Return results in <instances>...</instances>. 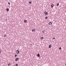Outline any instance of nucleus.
<instances>
[{
  "label": "nucleus",
  "mask_w": 66,
  "mask_h": 66,
  "mask_svg": "<svg viewBox=\"0 0 66 66\" xmlns=\"http://www.w3.org/2000/svg\"><path fill=\"white\" fill-rule=\"evenodd\" d=\"M44 14L46 15H47L48 14V12H46V11H45L44 13Z\"/></svg>",
  "instance_id": "f257e3e1"
},
{
  "label": "nucleus",
  "mask_w": 66,
  "mask_h": 66,
  "mask_svg": "<svg viewBox=\"0 0 66 66\" xmlns=\"http://www.w3.org/2000/svg\"><path fill=\"white\" fill-rule=\"evenodd\" d=\"M16 53H17L18 54V53H19V51L18 50L16 51Z\"/></svg>",
  "instance_id": "f03ea898"
},
{
  "label": "nucleus",
  "mask_w": 66,
  "mask_h": 66,
  "mask_svg": "<svg viewBox=\"0 0 66 66\" xmlns=\"http://www.w3.org/2000/svg\"><path fill=\"white\" fill-rule=\"evenodd\" d=\"M51 47V45H50L49 46V48H50Z\"/></svg>",
  "instance_id": "7ed1b4c3"
},
{
  "label": "nucleus",
  "mask_w": 66,
  "mask_h": 66,
  "mask_svg": "<svg viewBox=\"0 0 66 66\" xmlns=\"http://www.w3.org/2000/svg\"><path fill=\"white\" fill-rule=\"evenodd\" d=\"M6 10L7 11H9V8H7L6 9Z\"/></svg>",
  "instance_id": "20e7f679"
},
{
  "label": "nucleus",
  "mask_w": 66,
  "mask_h": 66,
  "mask_svg": "<svg viewBox=\"0 0 66 66\" xmlns=\"http://www.w3.org/2000/svg\"><path fill=\"white\" fill-rule=\"evenodd\" d=\"M37 56L38 57H39V56H40V55H39V54H38L37 55Z\"/></svg>",
  "instance_id": "39448f33"
},
{
  "label": "nucleus",
  "mask_w": 66,
  "mask_h": 66,
  "mask_svg": "<svg viewBox=\"0 0 66 66\" xmlns=\"http://www.w3.org/2000/svg\"><path fill=\"white\" fill-rule=\"evenodd\" d=\"M29 3L30 4H31L32 3V1H30L29 2Z\"/></svg>",
  "instance_id": "423d86ee"
},
{
  "label": "nucleus",
  "mask_w": 66,
  "mask_h": 66,
  "mask_svg": "<svg viewBox=\"0 0 66 66\" xmlns=\"http://www.w3.org/2000/svg\"><path fill=\"white\" fill-rule=\"evenodd\" d=\"M53 6H54V5H53V4H52L51 5V6L52 7H53Z\"/></svg>",
  "instance_id": "0eeeda50"
},
{
  "label": "nucleus",
  "mask_w": 66,
  "mask_h": 66,
  "mask_svg": "<svg viewBox=\"0 0 66 66\" xmlns=\"http://www.w3.org/2000/svg\"><path fill=\"white\" fill-rule=\"evenodd\" d=\"M49 25H51L52 24V22H50L49 23Z\"/></svg>",
  "instance_id": "6e6552de"
},
{
  "label": "nucleus",
  "mask_w": 66,
  "mask_h": 66,
  "mask_svg": "<svg viewBox=\"0 0 66 66\" xmlns=\"http://www.w3.org/2000/svg\"><path fill=\"white\" fill-rule=\"evenodd\" d=\"M18 60V58H16L15 59V61H17Z\"/></svg>",
  "instance_id": "1a4fd4ad"
},
{
  "label": "nucleus",
  "mask_w": 66,
  "mask_h": 66,
  "mask_svg": "<svg viewBox=\"0 0 66 66\" xmlns=\"http://www.w3.org/2000/svg\"><path fill=\"white\" fill-rule=\"evenodd\" d=\"M27 22V20H24V22Z\"/></svg>",
  "instance_id": "9d476101"
},
{
  "label": "nucleus",
  "mask_w": 66,
  "mask_h": 66,
  "mask_svg": "<svg viewBox=\"0 0 66 66\" xmlns=\"http://www.w3.org/2000/svg\"><path fill=\"white\" fill-rule=\"evenodd\" d=\"M35 29H33L32 30V31H33V32H34V31H35Z\"/></svg>",
  "instance_id": "9b49d317"
},
{
  "label": "nucleus",
  "mask_w": 66,
  "mask_h": 66,
  "mask_svg": "<svg viewBox=\"0 0 66 66\" xmlns=\"http://www.w3.org/2000/svg\"><path fill=\"white\" fill-rule=\"evenodd\" d=\"M45 32H46V31H45V30H43V33H45Z\"/></svg>",
  "instance_id": "f8f14e48"
},
{
  "label": "nucleus",
  "mask_w": 66,
  "mask_h": 66,
  "mask_svg": "<svg viewBox=\"0 0 66 66\" xmlns=\"http://www.w3.org/2000/svg\"><path fill=\"white\" fill-rule=\"evenodd\" d=\"M43 38H44V37H40V39H43Z\"/></svg>",
  "instance_id": "ddd939ff"
},
{
  "label": "nucleus",
  "mask_w": 66,
  "mask_h": 66,
  "mask_svg": "<svg viewBox=\"0 0 66 66\" xmlns=\"http://www.w3.org/2000/svg\"><path fill=\"white\" fill-rule=\"evenodd\" d=\"M47 18H48V17H47V16L45 17V19H47Z\"/></svg>",
  "instance_id": "4468645a"
},
{
  "label": "nucleus",
  "mask_w": 66,
  "mask_h": 66,
  "mask_svg": "<svg viewBox=\"0 0 66 66\" xmlns=\"http://www.w3.org/2000/svg\"><path fill=\"white\" fill-rule=\"evenodd\" d=\"M11 65V63H9L8 64V66H10V65Z\"/></svg>",
  "instance_id": "2eb2a0df"
},
{
  "label": "nucleus",
  "mask_w": 66,
  "mask_h": 66,
  "mask_svg": "<svg viewBox=\"0 0 66 66\" xmlns=\"http://www.w3.org/2000/svg\"><path fill=\"white\" fill-rule=\"evenodd\" d=\"M14 66H18V64H16Z\"/></svg>",
  "instance_id": "dca6fc26"
},
{
  "label": "nucleus",
  "mask_w": 66,
  "mask_h": 66,
  "mask_svg": "<svg viewBox=\"0 0 66 66\" xmlns=\"http://www.w3.org/2000/svg\"><path fill=\"white\" fill-rule=\"evenodd\" d=\"M59 3H58L57 4V6H59Z\"/></svg>",
  "instance_id": "f3484780"
},
{
  "label": "nucleus",
  "mask_w": 66,
  "mask_h": 66,
  "mask_svg": "<svg viewBox=\"0 0 66 66\" xmlns=\"http://www.w3.org/2000/svg\"><path fill=\"white\" fill-rule=\"evenodd\" d=\"M55 37H54V38H53V39L54 40V39H55Z\"/></svg>",
  "instance_id": "a211bd4d"
},
{
  "label": "nucleus",
  "mask_w": 66,
  "mask_h": 66,
  "mask_svg": "<svg viewBox=\"0 0 66 66\" xmlns=\"http://www.w3.org/2000/svg\"><path fill=\"white\" fill-rule=\"evenodd\" d=\"M4 37H6V35H4Z\"/></svg>",
  "instance_id": "6ab92c4d"
},
{
  "label": "nucleus",
  "mask_w": 66,
  "mask_h": 66,
  "mask_svg": "<svg viewBox=\"0 0 66 66\" xmlns=\"http://www.w3.org/2000/svg\"><path fill=\"white\" fill-rule=\"evenodd\" d=\"M61 47H60L59 48V50H61Z\"/></svg>",
  "instance_id": "aec40b11"
},
{
  "label": "nucleus",
  "mask_w": 66,
  "mask_h": 66,
  "mask_svg": "<svg viewBox=\"0 0 66 66\" xmlns=\"http://www.w3.org/2000/svg\"><path fill=\"white\" fill-rule=\"evenodd\" d=\"M8 4H9V5H10V2H9Z\"/></svg>",
  "instance_id": "412c9836"
},
{
  "label": "nucleus",
  "mask_w": 66,
  "mask_h": 66,
  "mask_svg": "<svg viewBox=\"0 0 66 66\" xmlns=\"http://www.w3.org/2000/svg\"><path fill=\"white\" fill-rule=\"evenodd\" d=\"M1 52V50H0V53Z\"/></svg>",
  "instance_id": "4be33fe9"
},
{
  "label": "nucleus",
  "mask_w": 66,
  "mask_h": 66,
  "mask_svg": "<svg viewBox=\"0 0 66 66\" xmlns=\"http://www.w3.org/2000/svg\"><path fill=\"white\" fill-rule=\"evenodd\" d=\"M16 56H17V55H15V57H16Z\"/></svg>",
  "instance_id": "5701e85b"
},
{
  "label": "nucleus",
  "mask_w": 66,
  "mask_h": 66,
  "mask_svg": "<svg viewBox=\"0 0 66 66\" xmlns=\"http://www.w3.org/2000/svg\"><path fill=\"white\" fill-rule=\"evenodd\" d=\"M65 66H66V64H65Z\"/></svg>",
  "instance_id": "b1692460"
}]
</instances>
